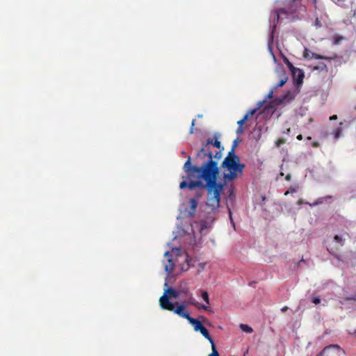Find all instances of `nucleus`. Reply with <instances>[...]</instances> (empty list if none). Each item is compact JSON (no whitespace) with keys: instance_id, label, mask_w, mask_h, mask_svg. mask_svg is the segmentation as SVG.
I'll use <instances>...</instances> for the list:
<instances>
[{"instance_id":"obj_27","label":"nucleus","mask_w":356,"mask_h":356,"mask_svg":"<svg viewBox=\"0 0 356 356\" xmlns=\"http://www.w3.org/2000/svg\"><path fill=\"white\" fill-rule=\"evenodd\" d=\"M257 111V108L251 109L248 111V113L245 115H248V118L249 116L253 115Z\"/></svg>"},{"instance_id":"obj_26","label":"nucleus","mask_w":356,"mask_h":356,"mask_svg":"<svg viewBox=\"0 0 356 356\" xmlns=\"http://www.w3.org/2000/svg\"><path fill=\"white\" fill-rule=\"evenodd\" d=\"M311 53L312 52L309 50H308L307 49H305V51H304L303 56L305 58L311 57Z\"/></svg>"},{"instance_id":"obj_19","label":"nucleus","mask_w":356,"mask_h":356,"mask_svg":"<svg viewBox=\"0 0 356 356\" xmlns=\"http://www.w3.org/2000/svg\"><path fill=\"white\" fill-rule=\"evenodd\" d=\"M212 346V353L209 355V356H219V354L216 348L215 343L211 344Z\"/></svg>"},{"instance_id":"obj_34","label":"nucleus","mask_w":356,"mask_h":356,"mask_svg":"<svg viewBox=\"0 0 356 356\" xmlns=\"http://www.w3.org/2000/svg\"><path fill=\"white\" fill-rule=\"evenodd\" d=\"M290 132H291V129L290 128H287L286 130L282 131V133L284 134H289Z\"/></svg>"},{"instance_id":"obj_40","label":"nucleus","mask_w":356,"mask_h":356,"mask_svg":"<svg viewBox=\"0 0 356 356\" xmlns=\"http://www.w3.org/2000/svg\"><path fill=\"white\" fill-rule=\"evenodd\" d=\"M288 309V307L285 306L281 309L282 312H286Z\"/></svg>"},{"instance_id":"obj_33","label":"nucleus","mask_w":356,"mask_h":356,"mask_svg":"<svg viewBox=\"0 0 356 356\" xmlns=\"http://www.w3.org/2000/svg\"><path fill=\"white\" fill-rule=\"evenodd\" d=\"M315 25L316 27H321V22L318 18H316V19L315 21Z\"/></svg>"},{"instance_id":"obj_36","label":"nucleus","mask_w":356,"mask_h":356,"mask_svg":"<svg viewBox=\"0 0 356 356\" xmlns=\"http://www.w3.org/2000/svg\"><path fill=\"white\" fill-rule=\"evenodd\" d=\"M337 119V116L336 115H333L330 118V120H335Z\"/></svg>"},{"instance_id":"obj_41","label":"nucleus","mask_w":356,"mask_h":356,"mask_svg":"<svg viewBox=\"0 0 356 356\" xmlns=\"http://www.w3.org/2000/svg\"><path fill=\"white\" fill-rule=\"evenodd\" d=\"M302 204V200H299L298 201V204L300 205V204Z\"/></svg>"},{"instance_id":"obj_38","label":"nucleus","mask_w":356,"mask_h":356,"mask_svg":"<svg viewBox=\"0 0 356 356\" xmlns=\"http://www.w3.org/2000/svg\"><path fill=\"white\" fill-rule=\"evenodd\" d=\"M310 1L312 2L314 8H316L317 1L316 0H310Z\"/></svg>"},{"instance_id":"obj_31","label":"nucleus","mask_w":356,"mask_h":356,"mask_svg":"<svg viewBox=\"0 0 356 356\" xmlns=\"http://www.w3.org/2000/svg\"><path fill=\"white\" fill-rule=\"evenodd\" d=\"M243 132V127H238L236 129V134H241Z\"/></svg>"},{"instance_id":"obj_30","label":"nucleus","mask_w":356,"mask_h":356,"mask_svg":"<svg viewBox=\"0 0 356 356\" xmlns=\"http://www.w3.org/2000/svg\"><path fill=\"white\" fill-rule=\"evenodd\" d=\"M320 302H321V298L319 297H316V298H313V300H312V302L314 303L315 305L320 303Z\"/></svg>"},{"instance_id":"obj_25","label":"nucleus","mask_w":356,"mask_h":356,"mask_svg":"<svg viewBox=\"0 0 356 356\" xmlns=\"http://www.w3.org/2000/svg\"><path fill=\"white\" fill-rule=\"evenodd\" d=\"M296 192V189L293 187H291L288 191L284 193V195H288L289 193H293Z\"/></svg>"},{"instance_id":"obj_44","label":"nucleus","mask_w":356,"mask_h":356,"mask_svg":"<svg viewBox=\"0 0 356 356\" xmlns=\"http://www.w3.org/2000/svg\"><path fill=\"white\" fill-rule=\"evenodd\" d=\"M280 176H284V173L283 172H280Z\"/></svg>"},{"instance_id":"obj_35","label":"nucleus","mask_w":356,"mask_h":356,"mask_svg":"<svg viewBox=\"0 0 356 356\" xmlns=\"http://www.w3.org/2000/svg\"><path fill=\"white\" fill-rule=\"evenodd\" d=\"M273 90H271V91H270V92H269V93L268 94L267 97H268V99H270V98H272V97H273Z\"/></svg>"},{"instance_id":"obj_1","label":"nucleus","mask_w":356,"mask_h":356,"mask_svg":"<svg viewBox=\"0 0 356 356\" xmlns=\"http://www.w3.org/2000/svg\"><path fill=\"white\" fill-rule=\"evenodd\" d=\"M200 163L199 166L192 165L191 157H188L184 165V170L187 173L189 179H197V180H191L189 182L185 180L182 181L179 184V188L181 189L188 188L190 191L196 188H207L206 204L211 211L216 213L220 207V195L224 189L225 184L217 181L220 169L211 157L207 161Z\"/></svg>"},{"instance_id":"obj_16","label":"nucleus","mask_w":356,"mask_h":356,"mask_svg":"<svg viewBox=\"0 0 356 356\" xmlns=\"http://www.w3.org/2000/svg\"><path fill=\"white\" fill-rule=\"evenodd\" d=\"M240 327L242 330V331L248 333H252L253 332V329L246 324H241Z\"/></svg>"},{"instance_id":"obj_17","label":"nucleus","mask_w":356,"mask_h":356,"mask_svg":"<svg viewBox=\"0 0 356 356\" xmlns=\"http://www.w3.org/2000/svg\"><path fill=\"white\" fill-rule=\"evenodd\" d=\"M332 198V196H327V197H321V198H319L316 202H314V204H310V206H316V205H318L319 204H321L323 203V202L324 200H326L327 199H331Z\"/></svg>"},{"instance_id":"obj_7","label":"nucleus","mask_w":356,"mask_h":356,"mask_svg":"<svg viewBox=\"0 0 356 356\" xmlns=\"http://www.w3.org/2000/svg\"><path fill=\"white\" fill-rule=\"evenodd\" d=\"M188 293V290H179L177 291L173 288H169L163 295H165L168 298L172 297L175 298H178L181 294L186 295Z\"/></svg>"},{"instance_id":"obj_9","label":"nucleus","mask_w":356,"mask_h":356,"mask_svg":"<svg viewBox=\"0 0 356 356\" xmlns=\"http://www.w3.org/2000/svg\"><path fill=\"white\" fill-rule=\"evenodd\" d=\"M186 297H188L187 300L185 301L186 303L189 304V305H194V306H196L198 308H202L205 310H207L209 307L208 306H206V305H200L197 301L192 296V294L190 293V292L188 291V293L185 295Z\"/></svg>"},{"instance_id":"obj_10","label":"nucleus","mask_w":356,"mask_h":356,"mask_svg":"<svg viewBox=\"0 0 356 356\" xmlns=\"http://www.w3.org/2000/svg\"><path fill=\"white\" fill-rule=\"evenodd\" d=\"M188 321L193 325L195 332H199L203 327L202 323L196 318L191 317Z\"/></svg>"},{"instance_id":"obj_24","label":"nucleus","mask_w":356,"mask_h":356,"mask_svg":"<svg viewBox=\"0 0 356 356\" xmlns=\"http://www.w3.org/2000/svg\"><path fill=\"white\" fill-rule=\"evenodd\" d=\"M275 29H276V25H274L273 29L272 30L271 33H270V39H269L268 43L272 42L273 41L274 32H275Z\"/></svg>"},{"instance_id":"obj_22","label":"nucleus","mask_w":356,"mask_h":356,"mask_svg":"<svg viewBox=\"0 0 356 356\" xmlns=\"http://www.w3.org/2000/svg\"><path fill=\"white\" fill-rule=\"evenodd\" d=\"M286 143V140L284 138H279L276 140L275 145L277 147H280L282 145Z\"/></svg>"},{"instance_id":"obj_6","label":"nucleus","mask_w":356,"mask_h":356,"mask_svg":"<svg viewBox=\"0 0 356 356\" xmlns=\"http://www.w3.org/2000/svg\"><path fill=\"white\" fill-rule=\"evenodd\" d=\"M202 196L201 193H197L195 196L191 199H190L189 203V211L188 214L191 217H193L195 216L196 209L197 207L198 200Z\"/></svg>"},{"instance_id":"obj_39","label":"nucleus","mask_w":356,"mask_h":356,"mask_svg":"<svg viewBox=\"0 0 356 356\" xmlns=\"http://www.w3.org/2000/svg\"><path fill=\"white\" fill-rule=\"evenodd\" d=\"M302 136L301 134H299L298 136H297V139L298 140H302Z\"/></svg>"},{"instance_id":"obj_4","label":"nucleus","mask_w":356,"mask_h":356,"mask_svg":"<svg viewBox=\"0 0 356 356\" xmlns=\"http://www.w3.org/2000/svg\"><path fill=\"white\" fill-rule=\"evenodd\" d=\"M159 303L163 309L174 312L179 316L186 318L187 321L191 318L188 312L185 309V306L184 305L177 304V306L175 308V305L169 300L168 298L165 295H163L160 298Z\"/></svg>"},{"instance_id":"obj_42","label":"nucleus","mask_w":356,"mask_h":356,"mask_svg":"<svg viewBox=\"0 0 356 356\" xmlns=\"http://www.w3.org/2000/svg\"><path fill=\"white\" fill-rule=\"evenodd\" d=\"M314 147H317V146H318V143H314Z\"/></svg>"},{"instance_id":"obj_28","label":"nucleus","mask_w":356,"mask_h":356,"mask_svg":"<svg viewBox=\"0 0 356 356\" xmlns=\"http://www.w3.org/2000/svg\"><path fill=\"white\" fill-rule=\"evenodd\" d=\"M341 130L339 129H337V130H335L334 133V138H338L340 136V135H341Z\"/></svg>"},{"instance_id":"obj_21","label":"nucleus","mask_w":356,"mask_h":356,"mask_svg":"<svg viewBox=\"0 0 356 356\" xmlns=\"http://www.w3.org/2000/svg\"><path fill=\"white\" fill-rule=\"evenodd\" d=\"M248 120V115H245L243 119L238 121V127H243V125L245 124V122Z\"/></svg>"},{"instance_id":"obj_32","label":"nucleus","mask_w":356,"mask_h":356,"mask_svg":"<svg viewBox=\"0 0 356 356\" xmlns=\"http://www.w3.org/2000/svg\"><path fill=\"white\" fill-rule=\"evenodd\" d=\"M195 120H192V123H191V129H190V134H193L194 131H193V127L195 125Z\"/></svg>"},{"instance_id":"obj_8","label":"nucleus","mask_w":356,"mask_h":356,"mask_svg":"<svg viewBox=\"0 0 356 356\" xmlns=\"http://www.w3.org/2000/svg\"><path fill=\"white\" fill-rule=\"evenodd\" d=\"M164 256L167 258L168 264L165 265V270L168 273H171L175 267V264L172 261V256L171 253L169 251H167L165 252Z\"/></svg>"},{"instance_id":"obj_2","label":"nucleus","mask_w":356,"mask_h":356,"mask_svg":"<svg viewBox=\"0 0 356 356\" xmlns=\"http://www.w3.org/2000/svg\"><path fill=\"white\" fill-rule=\"evenodd\" d=\"M245 167V165L240 162L238 156L233 153V152H229L221 164V168L225 171L223 175L224 180L225 181H232L241 177Z\"/></svg>"},{"instance_id":"obj_23","label":"nucleus","mask_w":356,"mask_h":356,"mask_svg":"<svg viewBox=\"0 0 356 356\" xmlns=\"http://www.w3.org/2000/svg\"><path fill=\"white\" fill-rule=\"evenodd\" d=\"M237 145H238V138H236V140H234L232 146V149L229 152H233V153H235V148L237 147Z\"/></svg>"},{"instance_id":"obj_13","label":"nucleus","mask_w":356,"mask_h":356,"mask_svg":"<svg viewBox=\"0 0 356 356\" xmlns=\"http://www.w3.org/2000/svg\"><path fill=\"white\" fill-rule=\"evenodd\" d=\"M287 79H288V77L286 75L285 72L282 71V76L280 78V80L277 83V85L275 86V89H276L277 88H280V87H282L286 83V82L287 81Z\"/></svg>"},{"instance_id":"obj_12","label":"nucleus","mask_w":356,"mask_h":356,"mask_svg":"<svg viewBox=\"0 0 356 356\" xmlns=\"http://www.w3.org/2000/svg\"><path fill=\"white\" fill-rule=\"evenodd\" d=\"M199 332L204 337V338L209 341L211 344L214 343L212 337L209 333V331L205 327L203 326V327Z\"/></svg>"},{"instance_id":"obj_5","label":"nucleus","mask_w":356,"mask_h":356,"mask_svg":"<svg viewBox=\"0 0 356 356\" xmlns=\"http://www.w3.org/2000/svg\"><path fill=\"white\" fill-rule=\"evenodd\" d=\"M288 66L290 68L291 73L296 79L298 84L302 83L305 74L302 70L295 67L290 62H288Z\"/></svg>"},{"instance_id":"obj_20","label":"nucleus","mask_w":356,"mask_h":356,"mask_svg":"<svg viewBox=\"0 0 356 356\" xmlns=\"http://www.w3.org/2000/svg\"><path fill=\"white\" fill-rule=\"evenodd\" d=\"M296 11L295 8H291L289 10H285L284 8H281L279 10L280 13H293Z\"/></svg>"},{"instance_id":"obj_14","label":"nucleus","mask_w":356,"mask_h":356,"mask_svg":"<svg viewBox=\"0 0 356 356\" xmlns=\"http://www.w3.org/2000/svg\"><path fill=\"white\" fill-rule=\"evenodd\" d=\"M311 58H314V59H322V60H330L334 58V57L324 56L321 54H315L313 52L311 53Z\"/></svg>"},{"instance_id":"obj_11","label":"nucleus","mask_w":356,"mask_h":356,"mask_svg":"<svg viewBox=\"0 0 356 356\" xmlns=\"http://www.w3.org/2000/svg\"><path fill=\"white\" fill-rule=\"evenodd\" d=\"M334 348L339 349L340 347L338 345H330V346H327L325 347L322 350V351L319 354H318L316 356H323L325 355H328L330 354L331 350L334 349Z\"/></svg>"},{"instance_id":"obj_45","label":"nucleus","mask_w":356,"mask_h":356,"mask_svg":"<svg viewBox=\"0 0 356 356\" xmlns=\"http://www.w3.org/2000/svg\"><path fill=\"white\" fill-rule=\"evenodd\" d=\"M327 251H329V252H330V253H331V254H332V252L330 250V249H327Z\"/></svg>"},{"instance_id":"obj_3","label":"nucleus","mask_w":356,"mask_h":356,"mask_svg":"<svg viewBox=\"0 0 356 356\" xmlns=\"http://www.w3.org/2000/svg\"><path fill=\"white\" fill-rule=\"evenodd\" d=\"M224 147L221 146L220 142L215 137V140L209 138L205 143H203L202 148L197 152L196 159L199 163H204L209 159L216 163L222 156L221 150Z\"/></svg>"},{"instance_id":"obj_29","label":"nucleus","mask_w":356,"mask_h":356,"mask_svg":"<svg viewBox=\"0 0 356 356\" xmlns=\"http://www.w3.org/2000/svg\"><path fill=\"white\" fill-rule=\"evenodd\" d=\"M347 301L354 300L356 301V295L348 296L346 298Z\"/></svg>"},{"instance_id":"obj_43","label":"nucleus","mask_w":356,"mask_h":356,"mask_svg":"<svg viewBox=\"0 0 356 356\" xmlns=\"http://www.w3.org/2000/svg\"><path fill=\"white\" fill-rule=\"evenodd\" d=\"M291 3H294L296 0H289Z\"/></svg>"},{"instance_id":"obj_18","label":"nucleus","mask_w":356,"mask_h":356,"mask_svg":"<svg viewBox=\"0 0 356 356\" xmlns=\"http://www.w3.org/2000/svg\"><path fill=\"white\" fill-rule=\"evenodd\" d=\"M202 299L207 302V304H209V294L207 291H203L202 293Z\"/></svg>"},{"instance_id":"obj_15","label":"nucleus","mask_w":356,"mask_h":356,"mask_svg":"<svg viewBox=\"0 0 356 356\" xmlns=\"http://www.w3.org/2000/svg\"><path fill=\"white\" fill-rule=\"evenodd\" d=\"M334 241L339 243L341 247L343 246L345 243V239L339 235H335L334 236Z\"/></svg>"},{"instance_id":"obj_37","label":"nucleus","mask_w":356,"mask_h":356,"mask_svg":"<svg viewBox=\"0 0 356 356\" xmlns=\"http://www.w3.org/2000/svg\"><path fill=\"white\" fill-rule=\"evenodd\" d=\"M291 175H290V174H288V175L286 176V177H285V179H286V181H290V180H291Z\"/></svg>"},{"instance_id":"obj_46","label":"nucleus","mask_w":356,"mask_h":356,"mask_svg":"<svg viewBox=\"0 0 356 356\" xmlns=\"http://www.w3.org/2000/svg\"><path fill=\"white\" fill-rule=\"evenodd\" d=\"M354 333H356V330L354 332Z\"/></svg>"}]
</instances>
